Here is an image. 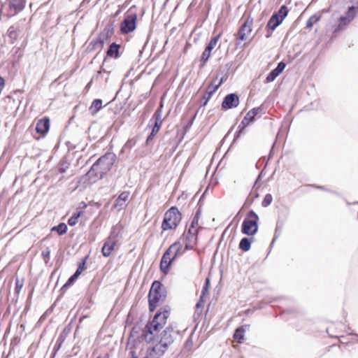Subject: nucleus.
Returning <instances> with one entry per match:
<instances>
[{"label": "nucleus", "mask_w": 358, "mask_h": 358, "mask_svg": "<svg viewBox=\"0 0 358 358\" xmlns=\"http://www.w3.org/2000/svg\"><path fill=\"white\" fill-rule=\"evenodd\" d=\"M169 316L167 307L160 308L152 320L148 324L142 333V338L148 343L156 344L165 352L178 336V331L172 326H168L162 331Z\"/></svg>", "instance_id": "obj_1"}, {"label": "nucleus", "mask_w": 358, "mask_h": 358, "mask_svg": "<svg viewBox=\"0 0 358 358\" xmlns=\"http://www.w3.org/2000/svg\"><path fill=\"white\" fill-rule=\"evenodd\" d=\"M116 159L115 154L110 152L100 157L87 173L88 179L92 182H95L102 178L104 174L111 169Z\"/></svg>", "instance_id": "obj_2"}, {"label": "nucleus", "mask_w": 358, "mask_h": 358, "mask_svg": "<svg viewBox=\"0 0 358 358\" xmlns=\"http://www.w3.org/2000/svg\"><path fill=\"white\" fill-rule=\"evenodd\" d=\"M166 298V291L163 285L157 280L152 282L148 294L149 309L154 311L158 303Z\"/></svg>", "instance_id": "obj_3"}, {"label": "nucleus", "mask_w": 358, "mask_h": 358, "mask_svg": "<svg viewBox=\"0 0 358 358\" xmlns=\"http://www.w3.org/2000/svg\"><path fill=\"white\" fill-rule=\"evenodd\" d=\"M181 248V243L179 241H176L164 253L160 262V269L163 273H168L172 262L179 254Z\"/></svg>", "instance_id": "obj_4"}, {"label": "nucleus", "mask_w": 358, "mask_h": 358, "mask_svg": "<svg viewBox=\"0 0 358 358\" xmlns=\"http://www.w3.org/2000/svg\"><path fill=\"white\" fill-rule=\"evenodd\" d=\"M182 219V215L178 208L171 207L164 215L162 228L164 231L176 229Z\"/></svg>", "instance_id": "obj_5"}, {"label": "nucleus", "mask_w": 358, "mask_h": 358, "mask_svg": "<svg viewBox=\"0 0 358 358\" xmlns=\"http://www.w3.org/2000/svg\"><path fill=\"white\" fill-rule=\"evenodd\" d=\"M289 9L287 6L282 5L277 12H275L268 20L265 29L275 30L287 16Z\"/></svg>", "instance_id": "obj_6"}, {"label": "nucleus", "mask_w": 358, "mask_h": 358, "mask_svg": "<svg viewBox=\"0 0 358 358\" xmlns=\"http://www.w3.org/2000/svg\"><path fill=\"white\" fill-rule=\"evenodd\" d=\"M69 165L70 164L66 158H63L56 169L50 170L48 172L46 175V180H50L52 183L61 181L64 178L62 174L69 169Z\"/></svg>", "instance_id": "obj_7"}, {"label": "nucleus", "mask_w": 358, "mask_h": 358, "mask_svg": "<svg viewBox=\"0 0 358 358\" xmlns=\"http://www.w3.org/2000/svg\"><path fill=\"white\" fill-rule=\"evenodd\" d=\"M261 110L260 107L253 108L250 110H249L246 115L244 117L241 124L238 127V130L236 132V136L239 137L240 134L243 132L244 129L250 123L255 120V116L259 113Z\"/></svg>", "instance_id": "obj_8"}, {"label": "nucleus", "mask_w": 358, "mask_h": 358, "mask_svg": "<svg viewBox=\"0 0 358 358\" xmlns=\"http://www.w3.org/2000/svg\"><path fill=\"white\" fill-rule=\"evenodd\" d=\"M252 23L253 19L252 17H248L245 20L236 34V38L238 41H243L247 39L248 36L252 32Z\"/></svg>", "instance_id": "obj_9"}, {"label": "nucleus", "mask_w": 358, "mask_h": 358, "mask_svg": "<svg viewBox=\"0 0 358 358\" xmlns=\"http://www.w3.org/2000/svg\"><path fill=\"white\" fill-rule=\"evenodd\" d=\"M220 38V36L217 35L216 36H214L211 38L209 43L207 44L204 51L203 52L201 59H200V64L199 67L200 69H202L205 66L206 62H208V59L210 57L211 51L214 49L215 46L217 43L218 39Z\"/></svg>", "instance_id": "obj_10"}, {"label": "nucleus", "mask_w": 358, "mask_h": 358, "mask_svg": "<svg viewBox=\"0 0 358 358\" xmlns=\"http://www.w3.org/2000/svg\"><path fill=\"white\" fill-rule=\"evenodd\" d=\"M357 13L355 12L354 7H349L345 15L341 16L338 20V24L334 30V33L343 29L356 17Z\"/></svg>", "instance_id": "obj_11"}, {"label": "nucleus", "mask_w": 358, "mask_h": 358, "mask_svg": "<svg viewBox=\"0 0 358 358\" xmlns=\"http://www.w3.org/2000/svg\"><path fill=\"white\" fill-rule=\"evenodd\" d=\"M136 15L127 16L121 23V32L124 34L132 32L136 27Z\"/></svg>", "instance_id": "obj_12"}, {"label": "nucleus", "mask_w": 358, "mask_h": 358, "mask_svg": "<svg viewBox=\"0 0 358 358\" xmlns=\"http://www.w3.org/2000/svg\"><path fill=\"white\" fill-rule=\"evenodd\" d=\"M227 78L222 77L220 80L216 83V80H214L210 85L206 89L205 94H203L201 99V106H206L210 99L213 93L220 87V86L226 80Z\"/></svg>", "instance_id": "obj_13"}, {"label": "nucleus", "mask_w": 358, "mask_h": 358, "mask_svg": "<svg viewBox=\"0 0 358 358\" xmlns=\"http://www.w3.org/2000/svg\"><path fill=\"white\" fill-rule=\"evenodd\" d=\"M258 231V222L245 218L241 225V232L247 236H254Z\"/></svg>", "instance_id": "obj_14"}, {"label": "nucleus", "mask_w": 358, "mask_h": 358, "mask_svg": "<svg viewBox=\"0 0 358 358\" xmlns=\"http://www.w3.org/2000/svg\"><path fill=\"white\" fill-rule=\"evenodd\" d=\"M115 227H113L110 236L106 241V242L104 243V244L102 247L101 252L104 257H109L115 245L116 240H115Z\"/></svg>", "instance_id": "obj_15"}, {"label": "nucleus", "mask_w": 358, "mask_h": 358, "mask_svg": "<svg viewBox=\"0 0 358 358\" xmlns=\"http://www.w3.org/2000/svg\"><path fill=\"white\" fill-rule=\"evenodd\" d=\"M162 106H160L154 113L152 118L150 120L149 125L152 126V131L155 132L156 134L159 131L162 120Z\"/></svg>", "instance_id": "obj_16"}, {"label": "nucleus", "mask_w": 358, "mask_h": 358, "mask_svg": "<svg viewBox=\"0 0 358 358\" xmlns=\"http://www.w3.org/2000/svg\"><path fill=\"white\" fill-rule=\"evenodd\" d=\"M240 102L238 96L235 93H230L225 96L222 103V108L224 110H229L236 108Z\"/></svg>", "instance_id": "obj_17"}, {"label": "nucleus", "mask_w": 358, "mask_h": 358, "mask_svg": "<svg viewBox=\"0 0 358 358\" xmlns=\"http://www.w3.org/2000/svg\"><path fill=\"white\" fill-rule=\"evenodd\" d=\"M152 347L147 348L146 350L142 352L141 358H160L165 352L158 347L156 344L152 343Z\"/></svg>", "instance_id": "obj_18"}, {"label": "nucleus", "mask_w": 358, "mask_h": 358, "mask_svg": "<svg viewBox=\"0 0 358 358\" xmlns=\"http://www.w3.org/2000/svg\"><path fill=\"white\" fill-rule=\"evenodd\" d=\"M184 240L185 243V250H192L197 243V235L186 233L184 234Z\"/></svg>", "instance_id": "obj_19"}, {"label": "nucleus", "mask_w": 358, "mask_h": 358, "mask_svg": "<svg viewBox=\"0 0 358 358\" xmlns=\"http://www.w3.org/2000/svg\"><path fill=\"white\" fill-rule=\"evenodd\" d=\"M120 45L112 43L106 52L107 57L117 59L120 56Z\"/></svg>", "instance_id": "obj_20"}, {"label": "nucleus", "mask_w": 358, "mask_h": 358, "mask_svg": "<svg viewBox=\"0 0 358 358\" xmlns=\"http://www.w3.org/2000/svg\"><path fill=\"white\" fill-rule=\"evenodd\" d=\"M248 324L243 325L237 328L234 334V339L239 343H241L244 339V333L249 329Z\"/></svg>", "instance_id": "obj_21"}, {"label": "nucleus", "mask_w": 358, "mask_h": 358, "mask_svg": "<svg viewBox=\"0 0 358 358\" xmlns=\"http://www.w3.org/2000/svg\"><path fill=\"white\" fill-rule=\"evenodd\" d=\"M26 0H10V8L13 10L14 13H17L22 10L25 5Z\"/></svg>", "instance_id": "obj_22"}, {"label": "nucleus", "mask_w": 358, "mask_h": 358, "mask_svg": "<svg viewBox=\"0 0 358 358\" xmlns=\"http://www.w3.org/2000/svg\"><path fill=\"white\" fill-rule=\"evenodd\" d=\"M252 241V238H248V237L243 238L239 243V248L244 252H247V251L250 250V249L251 248Z\"/></svg>", "instance_id": "obj_23"}, {"label": "nucleus", "mask_w": 358, "mask_h": 358, "mask_svg": "<svg viewBox=\"0 0 358 358\" xmlns=\"http://www.w3.org/2000/svg\"><path fill=\"white\" fill-rule=\"evenodd\" d=\"M102 100L99 99H94L91 106L90 107V111L92 115L96 114L102 108Z\"/></svg>", "instance_id": "obj_24"}, {"label": "nucleus", "mask_w": 358, "mask_h": 358, "mask_svg": "<svg viewBox=\"0 0 358 358\" xmlns=\"http://www.w3.org/2000/svg\"><path fill=\"white\" fill-rule=\"evenodd\" d=\"M36 131L38 134H41V136L35 137L36 139H40L41 137L45 136V118L41 119L36 126Z\"/></svg>", "instance_id": "obj_25"}, {"label": "nucleus", "mask_w": 358, "mask_h": 358, "mask_svg": "<svg viewBox=\"0 0 358 358\" xmlns=\"http://www.w3.org/2000/svg\"><path fill=\"white\" fill-rule=\"evenodd\" d=\"M67 225L64 223H59L58 225L53 227L51 231H57L59 236L64 235L67 231Z\"/></svg>", "instance_id": "obj_26"}, {"label": "nucleus", "mask_w": 358, "mask_h": 358, "mask_svg": "<svg viewBox=\"0 0 358 358\" xmlns=\"http://www.w3.org/2000/svg\"><path fill=\"white\" fill-rule=\"evenodd\" d=\"M321 19L320 15H313L306 22V28L311 29L315 24L318 22Z\"/></svg>", "instance_id": "obj_27"}, {"label": "nucleus", "mask_w": 358, "mask_h": 358, "mask_svg": "<svg viewBox=\"0 0 358 358\" xmlns=\"http://www.w3.org/2000/svg\"><path fill=\"white\" fill-rule=\"evenodd\" d=\"M8 36L10 38L12 43H13L17 38V30L14 27H10L8 30Z\"/></svg>", "instance_id": "obj_28"}, {"label": "nucleus", "mask_w": 358, "mask_h": 358, "mask_svg": "<svg viewBox=\"0 0 358 358\" xmlns=\"http://www.w3.org/2000/svg\"><path fill=\"white\" fill-rule=\"evenodd\" d=\"M24 286V279H19L16 278L15 279V293L18 295L21 292L22 287Z\"/></svg>", "instance_id": "obj_29"}, {"label": "nucleus", "mask_w": 358, "mask_h": 358, "mask_svg": "<svg viewBox=\"0 0 358 358\" xmlns=\"http://www.w3.org/2000/svg\"><path fill=\"white\" fill-rule=\"evenodd\" d=\"M81 212L78 211L73 214V215L69 219L68 224L70 226H74L77 224L78 218L80 217Z\"/></svg>", "instance_id": "obj_30"}, {"label": "nucleus", "mask_w": 358, "mask_h": 358, "mask_svg": "<svg viewBox=\"0 0 358 358\" xmlns=\"http://www.w3.org/2000/svg\"><path fill=\"white\" fill-rule=\"evenodd\" d=\"M80 275L77 274L76 272L69 278L67 282L64 285L62 289H65L69 286H71L73 284L75 280L79 277Z\"/></svg>", "instance_id": "obj_31"}, {"label": "nucleus", "mask_w": 358, "mask_h": 358, "mask_svg": "<svg viewBox=\"0 0 358 358\" xmlns=\"http://www.w3.org/2000/svg\"><path fill=\"white\" fill-rule=\"evenodd\" d=\"M129 196V193L128 192H122L119 195L118 198L116 199L115 206L119 204V201H122L123 203H125L127 201Z\"/></svg>", "instance_id": "obj_32"}, {"label": "nucleus", "mask_w": 358, "mask_h": 358, "mask_svg": "<svg viewBox=\"0 0 358 358\" xmlns=\"http://www.w3.org/2000/svg\"><path fill=\"white\" fill-rule=\"evenodd\" d=\"M109 38L106 34L103 32H101L98 37L96 38V42L99 43V47L102 48L104 43Z\"/></svg>", "instance_id": "obj_33"}, {"label": "nucleus", "mask_w": 358, "mask_h": 358, "mask_svg": "<svg viewBox=\"0 0 358 358\" xmlns=\"http://www.w3.org/2000/svg\"><path fill=\"white\" fill-rule=\"evenodd\" d=\"M101 32L106 34L108 37H111L113 34V24L112 23L108 24Z\"/></svg>", "instance_id": "obj_34"}, {"label": "nucleus", "mask_w": 358, "mask_h": 358, "mask_svg": "<svg viewBox=\"0 0 358 358\" xmlns=\"http://www.w3.org/2000/svg\"><path fill=\"white\" fill-rule=\"evenodd\" d=\"M273 201V196L271 194H266L262 202V206L264 208L268 207Z\"/></svg>", "instance_id": "obj_35"}, {"label": "nucleus", "mask_w": 358, "mask_h": 358, "mask_svg": "<svg viewBox=\"0 0 358 358\" xmlns=\"http://www.w3.org/2000/svg\"><path fill=\"white\" fill-rule=\"evenodd\" d=\"M245 218L249 219V220H255L256 222H258L259 220L258 215L253 210L248 212Z\"/></svg>", "instance_id": "obj_36"}, {"label": "nucleus", "mask_w": 358, "mask_h": 358, "mask_svg": "<svg viewBox=\"0 0 358 358\" xmlns=\"http://www.w3.org/2000/svg\"><path fill=\"white\" fill-rule=\"evenodd\" d=\"M87 257H85L84 259H82V261L79 263V265L76 271V273L77 274H78L79 275H80V274L82 273V272L85 269L86 266H85V264H86V259H87Z\"/></svg>", "instance_id": "obj_37"}, {"label": "nucleus", "mask_w": 358, "mask_h": 358, "mask_svg": "<svg viewBox=\"0 0 358 358\" xmlns=\"http://www.w3.org/2000/svg\"><path fill=\"white\" fill-rule=\"evenodd\" d=\"M278 76L279 74L274 69H273L266 76V80L267 83L273 82Z\"/></svg>", "instance_id": "obj_38"}, {"label": "nucleus", "mask_w": 358, "mask_h": 358, "mask_svg": "<svg viewBox=\"0 0 358 358\" xmlns=\"http://www.w3.org/2000/svg\"><path fill=\"white\" fill-rule=\"evenodd\" d=\"M280 234H281V228L278 225H277L276 228L275 229L274 237L271 241V246L273 245L274 243L278 239V238L280 236Z\"/></svg>", "instance_id": "obj_39"}, {"label": "nucleus", "mask_w": 358, "mask_h": 358, "mask_svg": "<svg viewBox=\"0 0 358 358\" xmlns=\"http://www.w3.org/2000/svg\"><path fill=\"white\" fill-rule=\"evenodd\" d=\"M199 217H200V211L198 210L195 213V215H194V217H193L190 224L192 225V227H197L198 224H199Z\"/></svg>", "instance_id": "obj_40"}, {"label": "nucleus", "mask_w": 358, "mask_h": 358, "mask_svg": "<svg viewBox=\"0 0 358 358\" xmlns=\"http://www.w3.org/2000/svg\"><path fill=\"white\" fill-rule=\"evenodd\" d=\"M285 63L283 62H280L278 64L277 66L274 69V70L280 75L285 69Z\"/></svg>", "instance_id": "obj_41"}, {"label": "nucleus", "mask_w": 358, "mask_h": 358, "mask_svg": "<svg viewBox=\"0 0 358 358\" xmlns=\"http://www.w3.org/2000/svg\"><path fill=\"white\" fill-rule=\"evenodd\" d=\"M192 346H193V341H192V338L189 337L187 338V340L186 341V342L185 343V348L189 351L192 349Z\"/></svg>", "instance_id": "obj_42"}, {"label": "nucleus", "mask_w": 358, "mask_h": 358, "mask_svg": "<svg viewBox=\"0 0 358 358\" xmlns=\"http://www.w3.org/2000/svg\"><path fill=\"white\" fill-rule=\"evenodd\" d=\"M99 47V43L96 42V39L92 40L89 44L88 48L91 50Z\"/></svg>", "instance_id": "obj_43"}, {"label": "nucleus", "mask_w": 358, "mask_h": 358, "mask_svg": "<svg viewBox=\"0 0 358 358\" xmlns=\"http://www.w3.org/2000/svg\"><path fill=\"white\" fill-rule=\"evenodd\" d=\"M187 233H188L189 234L197 235L198 229H196V227H192V225L190 224Z\"/></svg>", "instance_id": "obj_44"}, {"label": "nucleus", "mask_w": 358, "mask_h": 358, "mask_svg": "<svg viewBox=\"0 0 358 358\" xmlns=\"http://www.w3.org/2000/svg\"><path fill=\"white\" fill-rule=\"evenodd\" d=\"M208 285H209V279L206 278V283L202 289V296L206 294V292H208Z\"/></svg>", "instance_id": "obj_45"}, {"label": "nucleus", "mask_w": 358, "mask_h": 358, "mask_svg": "<svg viewBox=\"0 0 358 358\" xmlns=\"http://www.w3.org/2000/svg\"><path fill=\"white\" fill-rule=\"evenodd\" d=\"M203 304H204V301L203 299V296L201 295L200 296V299L199 301L196 303V309H199V308H201L203 306Z\"/></svg>", "instance_id": "obj_46"}, {"label": "nucleus", "mask_w": 358, "mask_h": 358, "mask_svg": "<svg viewBox=\"0 0 358 358\" xmlns=\"http://www.w3.org/2000/svg\"><path fill=\"white\" fill-rule=\"evenodd\" d=\"M156 133L154 132V131H151V133L150 134V135L148 136L147 139H146V144L147 145H149L150 143V141H152L154 138V136H155Z\"/></svg>", "instance_id": "obj_47"}, {"label": "nucleus", "mask_w": 358, "mask_h": 358, "mask_svg": "<svg viewBox=\"0 0 358 358\" xmlns=\"http://www.w3.org/2000/svg\"><path fill=\"white\" fill-rule=\"evenodd\" d=\"M351 2L353 3L350 7H354L355 12L358 13V0H352Z\"/></svg>", "instance_id": "obj_48"}, {"label": "nucleus", "mask_w": 358, "mask_h": 358, "mask_svg": "<svg viewBox=\"0 0 358 358\" xmlns=\"http://www.w3.org/2000/svg\"><path fill=\"white\" fill-rule=\"evenodd\" d=\"M129 355L131 356V358H138V355L136 350H131L129 352Z\"/></svg>", "instance_id": "obj_49"}, {"label": "nucleus", "mask_w": 358, "mask_h": 358, "mask_svg": "<svg viewBox=\"0 0 358 358\" xmlns=\"http://www.w3.org/2000/svg\"><path fill=\"white\" fill-rule=\"evenodd\" d=\"M273 31L274 30L266 29V38H270L272 36Z\"/></svg>", "instance_id": "obj_50"}, {"label": "nucleus", "mask_w": 358, "mask_h": 358, "mask_svg": "<svg viewBox=\"0 0 358 358\" xmlns=\"http://www.w3.org/2000/svg\"><path fill=\"white\" fill-rule=\"evenodd\" d=\"M50 129V119L46 117V134L48 133Z\"/></svg>", "instance_id": "obj_51"}, {"label": "nucleus", "mask_w": 358, "mask_h": 358, "mask_svg": "<svg viewBox=\"0 0 358 358\" xmlns=\"http://www.w3.org/2000/svg\"><path fill=\"white\" fill-rule=\"evenodd\" d=\"M313 186L315 187H316L317 189H322V190H326L324 186H320V185H313Z\"/></svg>", "instance_id": "obj_52"}, {"label": "nucleus", "mask_w": 358, "mask_h": 358, "mask_svg": "<svg viewBox=\"0 0 358 358\" xmlns=\"http://www.w3.org/2000/svg\"><path fill=\"white\" fill-rule=\"evenodd\" d=\"M105 72H107V71L103 66H101V70L98 72V73L101 74V73H105Z\"/></svg>", "instance_id": "obj_53"}, {"label": "nucleus", "mask_w": 358, "mask_h": 358, "mask_svg": "<svg viewBox=\"0 0 358 358\" xmlns=\"http://www.w3.org/2000/svg\"><path fill=\"white\" fill-rule=\"evenodd\" d=\"M44 315H45L44 314L43 315H41V318L39 319V320L38 322V324H41L43 322Z\"/></svg>", "instance_id": "obj_54"}, {"label": "nucleus", "mask_w": 358, "mask_h": 358, "mask_svg": "<svg viewBox=\"0 0 358 358\" xmlns=\"http://www.w3.org/2000/svg\"><path fill=\"white\" fill-rule=\"evenodd\" d=\"M124 205V203L122 201H119V204H117L116 206H120L121 208Z\"/></svg>", "instance_id": "obj_55"}, {"label": "nucleus", "mask_w": 358, "mask_h": 358, "mask_svg": "<svg viewBox=\"0 0 358 358\" xmlns=\"http://www.w3.org/2000/svg\"><path fill=\"white\" fill-rule=\"evenodd\" d=\"M41 256L45 259V251L41 252Z\"/></svg>", "instance_id": "obj_56"}, {"label": "nucleus", "mask_w": 358, "mask_h": 358, "mask_svg": "<svg viewBox=\"0 0 358 358\" xmlns=\"http://www.w3.org/2000/svg\"><path fill=\"white\" fill-rule=\"evenodd\" d=\"M49 254H50V251L46 250V253H45L46 257L49 255Z\"/></svg>", "instance_id": "obj_57"}, {"label": "nucleus", "mask_w": 358, "mask_h": 358, "mask_svg": "<svg viewBox=\"0 0 358 358\" xmlns=\"http://www.w3.org/2000/svg\"><path fill=\"white\" fill-rule=\"evenodd\" d=\"M131 342H132L131 338H129L128 344H129V345H131Z\"/></svg>", "instance_id": "obj_58"}, {"label": "nucleus", "mask_w": 358, "mask_h": 358, "mask_svg": "<svg viewBox=\"0 0 358 358\" xmlns=\"http://www.w3.org/2000/svg\"><path fill=\"white\" fill-rule=\"evenodd\" d=\"M350 334H351V335H355V336H358V334H355V333H352V332L350 333Z\"/></svg>", "instance_id": "obj_59"}, {"label": "nucleus", "mask_w": 358, "mask_h": 358, "mask_svg": "<svg viewBox=\"0 0 358 358\" xmlns=\"http://www.w3.org/2000/svg\"><path fill=\"white\" fill-rule=\"evenodd\" d=\"M98 358H101V357H98Z\"/></svg>", "instance_id": "obj_60"}]
</instances>
